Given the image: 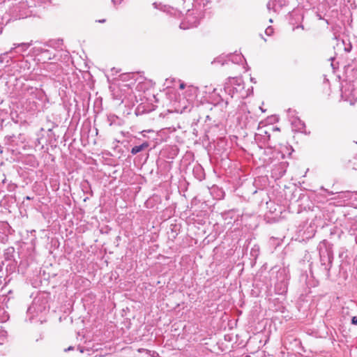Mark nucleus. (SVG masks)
Here are the masks:
<instances>
[{
    "mask_svg": "<svg viewBox=\"0 0 357 357\" xmlns=\"http://www.w3.org/2000/svg\"><path fill=\"white\" fill-rule=\"evenodd\" d=\"M319 254V271L326 279L331 277L330 271L334 259L332 246L326 241H321L318 245Z\"/></svg>",
    "mask_w": 357,
    "mask_h": 357,
    "instance_id": "f257e3e1",
    "label": "nucleus"
},
{
    "mask_svg": "<svg viewBox=\"0 0 357 357\" xmlns=\"http://www.w3.org/2000/svg\"><path fill=\"white\" fill-rule=\"evenodd\" d=\"M10 8V14L15 18H25L34 14V8L30 0H16Z\"/></svg>",
    "mask_w": 357,
    "mask_h": 357,
    "instance_id": "f03ea898",
    "label": "nucleus"
},
{
    "mask_svg": "<svg viewBox=\"0 0 357 357\" xmlns=\"http://www.w3.org/2000/svg\"><path fill=\"white\" fill-rule=\"evenodd\" d=\"M36 56L38 61L43 63H47L50 60L59 61L60 57L63 56L64 59H69V54L67 52H61L55 50L45 49L39 47L36 49Z\"/></svg>",
    "mask_w": 357,
    "mask_h": 357,
    "instance_id": "7ed1b4c3",
    "label": "nucleus"
},
{
    "mask_svg": "<svg viewBox=\"0 0 357 357\" xmlns=\"http://www.w3.org/2000/svg\"><path fill=\"white\" fill-rule=\"evenodd\" d=\"M277 281L275 284V292L278 295H284L287 292L289 271L285 267L280 268L276 274Z\"/></svg>",
    "mask_w": 357,
    "mask_h": 357,
    "instance_id": "20e7f679",
    "label": "nucleus"
},
{
    "mask_svg": "<svg viewBox=\"0 0 357 357\" xmlns=\"http://www.w3.org/2000/svg\"><path fill=\"white\" fill-rule=\"evenodd\" d=\"M225 91L233 98L235 94H238L241 98H245L248 96V92L244 91V84L241 79L233 78L229 84L225 86Z\"/></svg>",
    "mask_w": 357,
    "mask_h": 357,
    "instance_id": "39448f33",
    "label": "nucleus"
},
{
    "mask_svg": "<svg viewBox=\"0 0 357 357\" xmlns=\"http://www.w3.org/2000/svg\"><path fill=\"white\" fill-rule=\"evenodd\" d=\"M44 70L50 73V77L56 82H62L64 80V73L61 66L57 62L47 63L44 66Z\"/></svg>",
    "mask_w": 357,
    "mask_h": 357,
    "instance_id": "423d86ee",
    "label": "nucleus"
},
{
    "mask_svg": "<svg viewBox=\"0 0 357 357\" xmlns=\"http://www.w3.org/2000/svg\"><path fill=\"white\" fill-rule=\"evenodd\" d=\"M47 308V304L45 298H36L33 301L32 304L28 308L27 314L31 315V317L30 319H32L39 313L45 311Z\"/></svg>",
    "mask_w": 357,
    "mask_h": 357,
    "instance_id": "0eeeda50",
    "label": "nucleus"
},
{
    "mask_svg": "<svg viewBox=\"0 0 357 357\" xmlns=\"http://www.w3.org/2000/svg\"><path fill=\"white\" fill-rule=\"evenodd\" d=\"M342 98L349 102L351 105H354L357 102V89L354 85L349 84L342 88Z\"/></svg>",
    "mask_w": 357,
    "mask_h": 357,
    "instance_id": "6e6552de",
    "label": "nucleus"
},
{
    "mask_svg": "<svg viewBox=\"0 0 357 357\" xmlns=\"http://www.w3.org/2000/svg\"><path fill=\"white\" fill-rule=\"evenodd\" d=\"M199 24L198 17L192 14H188L180 24V29L186 30L197 27Z\"/></svg>",
    "mask_w": 357,
    "mask_h": 357,
    "instance_id": "1a4fd4ad",
    "label": "nucleus"
},
{
    "mask_svg": "<svg viewBox=\"0 0 357 357\" xmlns=\"http://www.w3.org/2000/svg\"><path fill=\"white\" fill-rule=\"evenodd\" d=\"M31 45V43H14L11 47L14 54H21Z\"/></svg>",
    "mask_w": 357,
    "mask_h": 357,
    "instance_id": "9d476101",
    "label": "nucleus"
},
{
    "mask_svg": "<svg viewBox=\"0 0 357 357\" xmlns=\"http://www.w3.org/2000/svg\"><path fill=\"white\" fill-rule=\"evenodd\" d=\"M286 163H280L274 167V169L272 170V174L278 178H281L286 173Z\"/></svg>",
    "mask_w": 357,
    "mask_h": 357,
    "instance_id": "9b49d317",
    "label": "nucleus"
},
{
    "mask_svg": "<svg viewBox=\"0 0 357 357\" xmlns=\"http://www.w3.org/2000/svg\"><path fill=\"white\" fill-rule=\"evenodd\" d=\"M14 58V52L10 48V50L0 54V64H8Z\"/></svg>",
    "mask_w": 357,
    "mask_h": 357,
    "instance_id": "f8f14e48",
    "label": "nucleus"
},
{
    "mask_svg": "<svg viewBox=\"0 0 357 357\" xmlns=\"http://www.w3.org/2000/svg\"><path fill=\"white\" fill-rule=\"evenodd\" d=\"M150 143L147 141H145L140 145L133 146L130 151V153L132 155H136L137 153L148 149Z\"/></svg>",
    "mask_w": 357,
    "mask_h": 357,
    "instance_id": "ddd939ff",
    "label": "nucleus"
},
{
    "mask_svg": "<svg viewBox=\"0 0 357 357\" xmlns=\"http://www.w3.org/2000/svg\"><path fill=\"white\" fill-rule=\"evenodd\" d=\"M291 125L294 128L295 130L298 132H303L305 128V125L303 121H302L298 118H294L291 120Z\"/></svg>",
    "mask_w": 357,
    "mask_h": 357,
    "instance_id": "4468645a",
    "label": "nucleus"
},
{
    "mask_svg": "<svg viewBox=\"0 0 357 357\" xmlns=\"http://www.w3.org/2000/svg\"><path fill=\"white\" fill-rule=\"evenodd\" d=\"M193 174L195 176L199 181H202L204 178V169L199 165L195 166L193 168Z\"/></svg>",
    "mask_w": 357,
    "mask_h": 357,
    "instance_id": "2eb2a0df",
    "label": "nucleus"
},
{
    "mask_svg": "<svg viewBox=\"0 0 357 357\" xmlns=\"http://www.w3.org/2000/svg\"><path fill=\"white\" fill-rule=\"evenodd\" d=\"M349 232L351 236H355V242L357 244V220H353L351 221Z\"/></svg>",
    "mask_w": 357,
    "mask_h": 357,
    "instance_id": "dca6fc26",
    "label": "nucleus"
},
{
    "mask_svg": "<svg viewBox=\"0 0 357 357\" xmlns=\"http://www.w3.org/2000/svg\"><path fill=\"white\" fill-rule=\"evenodd\" d=\"M30 3L33 6V8L40 7L43 5H46L52 3V0H30Z\"/></svg>",
    "mask_w": 357,
    "mask_h": 357,
    "instance_id": "f3484780",
    "label": "nucleus"
},
{
    "mask_svg": "<svg viewBox=\"0 0 357 357\" xmlns=\"http://www.w3.org/2000/svg\"><path fill=\"white\" fill-rule=\"evenodd\" d=\"M276 3H280V0H269L267 3L268 10H273L275 13L278 12V7L276 6Z\"/></svg>",
    "mask_w": 357,
    "mask_h": 357,
    "instance_id": "a211bd4d",
    "label": "nucleus"
},
{
    "mask_svg": "<svg viewBox=\"0 0 357 357\" xmlns=\"http://www.w3.org/2000/svg\"><path fill=\"white\" fill-rule=\"evenodd\" d=\"M228 59L234 63H238L242 61L243 56L240 54H230Z\"/></svg>",
    "mask_w": 357,
    "mask_h": 357,
    "instance_id": "6ab92c4d",
    "label": "nucleus"
},
{
    "mask_svg": "<svg viewBox=\"0 0 357 357\" xmlns=\"http://www.w3.org/2000/svg\"><path fill=\"white\" fill-rule=\"evenodd\" d=\"M14 252H15V250L13 248H8V249H6L4 252V259L6 261L11 260L13 257V255Z\"/></svg>",
    "mask_w": 357,
    "mask_h": 357,
    "instance_id": "aec40b11",
    "label": "nucleus"
},
{
    "mask_svg": "<svg viewBox=\"0 0 357 357\" xmlns=\"http://www.w3.org/2000/svg\"><path fill=\"white\" fill-rule=\"evenodd\" d=\"M321 192H319V194L318 195V197H327V196H331V195H334V192H332V191H329L324 188H321Z\"/></svg>",
    "mask_w": 357,
    "mask_h": 357,
    "instance_id": "412c9836",
    "label": "nucleus"
},
{
    "mask_svg": "<svg viewBox=\"0 0 357 357\" xmlns=\"http://www.w3.org/2000/svg\"><path fill=\"white\" fill-rule=\"evenodd\" d=\"M210 0H194V3L199 7H205Z\"/></svg>",
    "mask_w": 357,
    "mask_h": 357,
    "instance_id": "4be33fe9",
    "label": "nucleus"
},
{
    "mask_svg": "<svg viewBox=\"0 0 357 357\" xmlns=\"http://www.w3.org/2000/svg\"><path fill=\"white\" fill-rule=\"evenodd\" d=\"M250 255L252 257L257 258L259 255V248L257 246H254L250 251Z\"/></svg>",
    "mask_w": 357,
    "mask_h": 357,
    "instance_id": "5701e85b",
    "label": "nucleus"
},
{
    "mask_svg": "<svg viewBox=\"0 0 357 357\" xmlns=\"http://www.w3.org/2000/svg\"><path fill=\"white\" fill-rule=\"evenodd\" d=\"M27 160H28L27 162L31 164V165L33 166V167H35L36 165L37 164L36 158H35L34 156H29L27 158Z\"/></svg>",
    "mask_w": 357,
    "mask_h": 357,
    "instance_id": "b1692460",
    "label": "nucleus"
},
{
    "mask_svg": "<svg viewBox=\"0 0 357 357\" xmlns=\"http://www.w3.org/2000/svg\"><path fill=\"white\" fill-rule=\"evenodd\" d=\"M265 33L267 36H271L273 33V28L271 26H268L265 30Z\"/></svg>",
    "mask_w": 357,
    "mask_h": 357,
    "instance_id": "393cba45",
    "label": "nucleus"
},
{
    "mask_svg": "<svg viewBox=\"0 0 357 357\" xmlns=\"http://www.w3.org/2000/svg\"><path fill=\"white\" fill-rule=\"evenodd\" d=\"M229 104V102L228 100H225L224 101L223 100H222L221 102H219L218 105H220L222 107H227V106Z\"/></svg>",
    "mask_w": 357,
    "mask_h": 357,
    "instance_id": "a878e982",
    "label": "nucleus"
},
{
    "mask_svg": "<svg viewBox=\"0 0 357 357\" xmlns=\"http://www.w3.org/2000/svg\"><path fill=\"white\" fill-rule=\"evenodd\" d=\"M15 137V135H9V136H6L5 137V139L6 140V142L8 144L9 143H11L13 142V139Z\"/></svg>",
    "mask_w": 357,
    "mask_h": 357,
    "instance_id": "bb28decb",
    "label": "nucleus"
},
{
    "mask_svg": "<svg viewBox=\"0 0 357 357\" xmlns=\"http://www.w3.org/2000/svg\"><path fill=\"white\" fill-rule=\"evenodd\" d=\"M153 6L156 9H161L162 8L161 3H158L155 2V3H153Z\"/></svg>",
    "mask_w": 357,
    "mask_h": 357,
    "instance_id": "cd10ccee",
    "label": "nucleus"
},
{
    "mask_svg": "<svg viewBox=\"0 0 357 357\" xmlns=\"http://www.w3.org/2000/svg\"><path fill=\"white\" fill-rule=\"evenodd\" d=\"M351 324L354 325H357V317H353L351 318Z\"/></svg>",
    "mask_w": 357,
    "mask_h": 357,
    "instance_id": "c85d7f7f",
    "label": "nucleus"
},
{
    "mask_svg": "<svg viewBox=\"0 0 357 357\" xmlns=\"http://www.w3.org/2000/svg\"><path fill=\"white\" fill-rule=\"evenodd\" d=\"M276 6L278 7V11H279L282 6L281 0H280V3H276Z\"/></svg>",
    "mask_w": 357,
    "mask_h": 357,
    "instance_id": "c756f323",
    "label": "nucleus"
},
{
    "mask_svg": "<svg viewBox=\"0 0 357 357\" xmlns=\"http://www.w3.org/2000/svg\"><path fill=\"white\" fill-rule=\"evenodd\" d=\"M114 4H120L123 0H112Z\"/></svg>",
    "mask_w": 357,
    "mask_h": 357,
    "instance_id": "7c9ffc66",
    "label": "nucleus"
},
{
    "mask_svg": "<svg viewBox=\"0 0 357 357\" xmlns=\"http://www.w3.org/2000/svg\"><path fill=\"white\" fill-rule=\"evenodd\" d=\"M246 109H247L246 105L245 104L242 105L241 110L244 112V111H245Z\"/></svg>",
    "mask_w": 357,
    "mask_h": 357,
    "instance_id": "2f4dec72",
    "label": "nucleus"
},
{
    "mask_svg": "<svg viewBox=\"0 0 357 357\" xmlns=\"http://www.w3.org/2000/svg\"><path fill=\"white\" fill-rule=\"evenodd\" d=\"M73 349H74V347L70 346V347H68L67 349H65L64 351H70V350H73Z\"/></svg>",
    "mask_w": 357,
    "mask_h": 357,
    "instance_id": "473e14b6",
    "label": "nucleus"
},
{
    "mask_svg": "<svg viewBox=\"0 0 357 357\" xmlns=\"http://www.w3.org/2000/svg\"><path fill=\"white\" fill-rule=\"evenodd\" d=\"M185 85L184 83L180 84L179 88L181 89H183L185 88Z\"/></svg>",
    "mask_w": 357,
    "mask_h": 357,
    "instance_id": "72a5a7b5",
    "label": "nucleus"
},
{
    "mask_svg": "<svg viewBox=\"0 0 357 357\" xmlns=\"http://www.w3.org/2000/svg\"><path fill=\"white\" fill-rule=\"evenodd\" d=\"M264 133L267 135V138L269 140L270 139V136H271L270 134L267 131H265Z\"/></svg>",
    "mask_w": 357,
    "mask_h": 357,
    "instance_id": "f704fd0d",
    "label": "nucleus"
},
{
    "mask_svg": "<svg viewBox=\"0 0 357 357\" xmlns=\"http://www.w3.org/2000/svg\"><path fill=\"white\" fill-rule=\"evenodd\" d=\"M298 28L303 29V25H298L296 27H295L294 29H298Z\"/></svg>",
    "mask_w": 357,
    "mask_h": 357,
    "instance_id": "c9c22d12",
    "label": "nucleus"
},
{
    "mask_svg": "<svg viewBox=\"0 0 357 357\" xmlns=\"http://www.w3.org/2000/svg\"><path fill=\"white\" fill-rule=\"evenodd\" d=\"M25 199H26V200H30V199H31V198L29 196H26V197H25Z\"/></svg>",
    "mask_w": 357,
    "mask_h": 357,
    "instance_id": "e433bc0d",
    "label": "nucleus"
},
{
    "mask_svg": "<svg viewBox=\"0 0 357 357\" xmlns=\"http://www.w3.org/2000/svg\"><path fill=\"white\" fill-rule=\"evenodd\" d=\"M342 256H343V252H340V253L339 254V257L341 258V257H342Z\"/></svg>",
    "mask_w": 357,
    "mask_h": 357,
    "instance_id": "4c0bfd02",
    "label": "nucleus"
},
{
    "mask_svg": "<svg viewBox=\"0 0 357 357\" xmlns=\"http://www.w3.org/2000/svg\"><path fill=\"white\" fill-rule=\"evenodd\" d=\"M98 22H100V23H102L104 22H105V20H99Z\"/></svg>",
    "mask_w": 357,
    "mask_h": 357,
    "instance_id": "58836bf2",
    "label": "nucleus"
},
{
    "mask_svg": "<svg viewBox=\"0 0 357 357\" xmlns=\"http://www.w3.org/2000/svg\"><path fill=\"white\" fill-rule=\"evenodd\" d=\"M79 352L80 353H82L83 352V349L82 348H79Z\"/></svg>",
    "mask_w": 357,
    "mask_h": 357,
    "instance_id": "ea45409f",
    "label": "nucleus"
},
{
    "mask_svg": "<svg viewBox=\"0 0 357 357\" xmlns=\"http://www.w3.org/2000/svg\"><path fill=\"white\" fill-rule=\"evenodd\" d=\"M251 82H255V83L256 82L255 81H254L253 78H251Z\"/></svg>",
    "mask_w": 357,
    "mask_h": 357,
    "instance_id": "a19ab883",
    "label": "nucleus"
},
{
    "mask_svg": "<svg viewBox=\"0 0 357 357\" xmlns=\"http://www.w3.org/2000/svg\"><path fill=\"white\" fill-rule=\"evenodd\" d=\"M86 185H88V186L89 185V183L88 181H86Z\"/></svg>",
    "mask_w": 357,
    "mask_h": 357,
    "instance_id": "79ce46f5",
    "label": "nucleus"
},
{
    "mask_svg": "<svg viewBox=\"0 0 357 357\" xmlns=\"http://www.w3.org/2000/svg\"><path fill=\"white\" fill-rule=\"evenodd\" d=\"M269 22H273V20H272V19H270V20H269Z\"/></svg>",
    "mask_w": 357,
    "mask_h": 357,
    "instance_id": "37998d69",
    "label": "nucleus"
},
{
    "mask_svg": "<svg viewBox=\"0 0 357 357\" xmlns=\"http://www.w3.org/2000/svg\"><path fill=\"white\" fill-rule=\"evenodd\" d=\"M6 178L2 181V183H5Z\"/></svg>",
    "mask_w": 357,
    "mask_h": 357,
    "instance_id": "c03bdc74",
    "label": "nucleus"
}]
</instances>
